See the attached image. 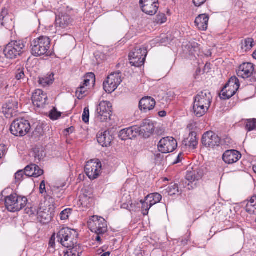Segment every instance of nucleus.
Here are the masks:
<instances>
[{
  "mask_svg": "<svg viewBox=\"0 0 256 256\" xmlns=\"http://www.w3.org/2000/svg\"><path fill=\"white\" fill-rule=\"evenodd\" d=\"M73 129H74L73 127H71V128H67L66 129V131L68 132H72V130Z\"/></svg>",
  "mask_w": 256,
  "mask_h": 256,
  "instance_id": "nucleus-61",
  "label": "nucleus"
},
{
  "mask_svg": "<svg viewBox=\"0 0 256 256\" xmlns=\"http://www.w3.org/2000/svg\"><path fill=\"white\" fill-rule=\"evenodd\" d=\"M246 210L251 214H256V195L252 196L248 202Z\"/></svg>",
  "mask_w": 256,
  "mask_h": 256,
  "instance_id": "nucleus-35",
  "label": "nucleus"
},
{
  "mask_svg": "<svg viewBox=\"0 0 256 256\" xmlns=\"http://www.w3.org/2000/svg\"><path fill=\"white\" fill-rule=\"evenodd\" d=\"M196 127V124L194 123H192L188 125L187 128L190 130H193L194 129V128Z\"/></svg>",
  "mask_w": 256,
  "mask_h": 256,
  "instance_id": "nucleus-56",
  "label": "nucleus"
},
{
  "mask_svg": "<svg viewBox=\"0 0 256 256\" xmlns=\"http://www.w3.org/2000/svg\"><path fill=\"white\" fill-rule=\"evenodd\" d=\"M246 130L248 131L256 130V119H250L247 120L246 125Z\"/></svg>",
  "mask_w": 256,
  "mask_h": 256,
  "instance_id": "nucleus-39",
  "label": "nucleus"
},
{
  "mask_svg": "<svg viewBox=\"0 0 256 256\" xmlns=\"http://www.w3.org/2000/svg\"><path fill=\"white\" fill-rule=\"evenodd\" d=\"M209 16L206 14H200L195 20V24L200 30H206L208 26Z\"/></svg>",
  "mask_w": 256,
  "mask_h": 256,
  "instance_id": "nucleus-29",
  "label": "nucleus"
},
{
  "mask_svg": "<svg viewBox=\"0 0 256 256\" xmlns=\"http://www.w3.org/2000/svg\"><path fill=\"white\" fill-rule=\"evenodd\" d=\"M25 176L24 170H20L15 174V179L16 182H20L24 178Z\"/></svg>",
  "mask_w": 256,
  "mask_h": 256,
  "instance_id": "nucleus-45",
  "label": "nucleus"
},
{
  "mask_svg": "<svg viewBox=\"0 0 256 256\" xmlns=\"http://www.w3.org/2000/svg\"><path fill=\"white\" fill-rule=\"evenodd\" d=\"M254 71V66L252 63H244L239 66L237 75L242 78H247L252 76Z\"/></svg>",
  "mask_w": 256,
  "mask_h": 256,
  "instance_id": "nucleus-19",
  "label": "nucleus"
},
{
  "mask_svg": "<svg viewBox=\"0 0 256 256\" xmlns=\"http://www.w3.org/2000/svg\"><path fill=\"white\" fill-rule=\"evenodd\" d=\"M157 20H158V22H159L160 24H163V23L165 22L166 20V18L165 14H159L158 15Z\"/></svg>",
  "mask_w": 256,
  "mask_h": 256,
  "instance_id": "nucleus-47",
  "label": "nucleus"
},
{
  "mask_svg": "<svg viewBox=\"0 0 256 256\" xmlns=\"http://www.w3.org/2000/svg\"><path fill=\"white\" fill-rule=\"evenodd\" d=\"M210 63H206L204 68V71L206 72L207 70V72H208L209 70L210 69Z\"/></svg>",
  "mask_w": 256,
  "mask_h": 256,
  "instance_id": "nucleus-57",
  "label": "nucleus"
},
{
  "mask_svg": "<svg viewBox=\"0 0 256 256\" xmlns=\"http://www.w3.org/2000/svg\"><path fill=\"white\" fill-rule=\"evenodd\" d=\"M18 104L15 102H9L2 106V112L6 118H10L16 116L18 112Z\"/></svg>",
  "mask_w": 256,
  "mask_h": 256,
  "instance_id": "nucleus-24",
  "label": "nucleus"
},
{
  "mask_svg": "<svg viewBox=\"0 0 256 256\" xmlns=\"http://www.w3.org/2000/svg\"><path fill=\"white\" fill-rule=\"evenodd\" d=\"M89 228L96 234H104L107 232V224L106 220L102 217L94 216L88 222Z\"/></svg>",
  "mask_w": 256,
  "mask_h": 256,
  "instance_id": "nucleus-10",
  "label": "nucleus"
},
{
  "mask_svg": "<svg viewBox=\"0 0 256 256\" xmlns=\"http://www.w3.org/2000/svg\"><path fill=\"white\" fill-rule=\"evenodd\" d=\"M212 97L211 93L208 90H204L198 92L194 98V101L198 102V104H202V106L210 108Z\"/></svg>",
  "mask_w": 256,
  "mask_h": 256,
  "instance_id": "nucleus-17",
  "label": "nucleus"
},
{
  "mask_svg": "<svg viewBox=\"0 0 256 256\" xmlns=\"http://www.w3.org/2000/svg\"><path fill=\"white\" fill-rule=\"evenodd\" d=\"M110 252H106L101 255V256H110Z\"/></svg>",
  "mask_w": 256,
  "mask_h": 256,
  "instance_id": "nucleus-60",
  "label": "nucleus"
},
{
  "mask_svg": "<svg viewBox=\"0 0 256 256\" xmlns=\"http://www.w3.org/2000/svg\"><path fill=\"white\" fill-rule=\"evenodd\" d=\"M32 156L34 158V162L36 163H38L40 162L44 156L42 151L39 148H34V149Z\"/></svg>",
  "mask_w": 256,
  "mask_h": 256,
  "instance_id": "nucleus-37",
  "label": "nucleus"
},
{
  "mask_svg": "<svg viewBox=\"0 0 256 256\" xmlns=\"http://www.w3.org/2000/svg\"><path fill=\"white\" fill-rule=\"evenodd\" d=\"M90 79H88L86 78H85V79L84 80L82 85L84 86H88L90 84Z\"/></svg>",
  "mask_w": 256,
  "mask_h": 256,
  "instance_id": "nucleus-54",
  "label": "nucleus"
},
{
  "mask_svg": "<svg viewBox=\"0 0 256 256\" xmlns=\"http://www.w3.org/2000/svg\"><path fill=\"white\" fill-rule=\"evenodd\" d=\"M24 76L25 75L24 74V70L19 69L17 70L16 78L18 80L23 79L24 78Z\"/></svg>",
  "mask_w": 256,
  "mask_h": 256,
  "instance_id": "nucleus-46",
  "label": "nucleus"
},
{
  "mask_svg": "<svg viewBox=\"0 0 256 256\" xmlns=\"http://www.w3.org/2000/svg\"><path fill=\"white\" fill-rule=\"evenodd\" d=\"M26 213L30 215H36L40 222L44 224L48 223L53 217L52 212L50 211V209L48 210L42 206L38 208L36 206L32 207L28 210Z\"/></svg>",
  "mask_w": 256,
  "mask_h": 256,
  "instance_id": "nucleus-11",
  "label": "nucleus"
},
{
  "mask_svg": "<svg viewBox=\"0 0 256 256\" xmlns=\"http://www.w3.org/2000/svg\"><path fill=\"white\" fill-rule=\"evenodd\" d=\"M98 142L103 147H108L110 146L112 141V136L110 135V132L100 131L97 134Z\"/></svg>",
  "mask_w": 256,
  "mask_h": 256,
  "instance_id": "nucleus-26",
  "label": "nucleus"
},
{
  "mask_svg": "<svg viewBox=\"0 0 256 256\" xmlns=\"http://www.w3.org/2000/svg\"><path fill=\"white\" fill-rule=\"evenodd\" d=\"M147 53L145 47L137 46L134 52L129 54L130 64L136 67L141 66L144 63Z\"/></svg>",
  "mask_w": 256,
  "mask_h": 256,
  "instance_id": "nucleus-7",
  "label": "nucleus"
},
{
  "mask_svg": "<svg viewBox=\"0 0 256 256\" xmlns=\"http://www.w3.org/2000/svg\"><path fill=\"white\" fill-rule=\"evenodd\" d=\"M254 40L252 38H246L242 42V48L246 51L251 50L254 46Z\"/></svg>",
  "mask_w": 256,
  "mask_h": 256,
  "instance_id": "nucleus-36",
  "label": "nucleus"
},
{
  "mask_svg": "<svg viewBox=\"0 0 256 256\" xmlns=\"http://www.w3.org/2000/svg\"><path fill=\"white\" fill-rule=\"evenodd\" d=\"M86 78H88V79H90V81L92 80V82H95V76L94 74L91 72V73H88L86 76Z\"/></svg>",
  "mask_w": 256,
  "mask_h": 256,
  "instance_id": "nucleus-52",
  "label": "nucleus"
},
{
  "mask_svg": "<svg viewBox=\"0 0 256 256\" xmlns=\"http://www.w3.org/2000/svg\"><path fill=\"white\" fill-rule=\"evenodd\" d=\"M54 240H55L54 235V234L51 237L50 240V242H49V245L51 247H54Z\"/></svg>",
  "mask_w": 256,
  "mask_h": 256,
  "instance_id": "nucleus-53",
  "label": "nucleus"
},
{
  "mask_svg": "<svg viewBox=\"0 0 256 256\" xmlns=\"http://www.w3.org/2000/svg\"><path fill=\"white\" fill-rule=\"evenodd\" d=\"M140 202L142 203V213L144 215L146 216L148 214V210L152 206H150V203L146 200V198H145L144 201L141 200Z\"/></svg>",
  "mask_w": 256,
  "mask_h": 256,
  "instance_id": "nucleus-41",
  "label": "nucleus"
},
{
  "mask_svg": "<svg viewBox=\"0 0 256 256\" xmlns=\"http://www.w3.org/2000/svg\"><path fill=\"white\" fill-rule=\"evenodd\" d=\"M50 40L48 37L41 36L31 42V51L33 56H40L46 54L50 48Z\"/></svg>",
  "mask_w": 256,
  "mask_h": 256,
  "instance_id": "nucleus-2",
  "label": "nucleus"
},
{
  "mask_svg": "<svg viewBox=\"0 0 256 256\" xmlns=\"http://www.w3.org/2000/svg\"><path fill=\"white\" fill-rule=\"evenodd\" d=\"M166 112L164 110L160 111L158 112V115L160 117H164L166 116Z\"/></svg>",
  "mask_w": 256,
  "mask_h": 256,
  "instance_id": "nucleus-58",
  "label": "nucleus"
},
{
  "mask_svg": "<svg viewBox=\"0 0 256 256\" xmlns=\"http://www.w3.org/2000/svg\"><path fill=\"white\" fill-rule=\"evenodd\" d=\"M209 108L202 106V104H198V102L194 101L193 104V112L197 117H201L204 116L208 110Z\"/></svg>",
  "mask_w": 256,
  "mask_h": 256,
  "instance_id": "nucleus-31",
  "label": "nucleus"
},
{
  "mask_svg": "<svg viewBox=\"0 0 256 256\" xmlns=\"http://www.w3.org/2000/svg\"><path fill=\"white\" fill-rule=\"evenodd\" d=\"M140 252L136 254L137 256H144L141 250H139Z\"/></svg>",
  "mask_w": 256,
  "mask_h": 256,
  "instance_id": "nucleus-62",
  "label": "nucleus"
},
{
  "mask_svg": "<svg viewBox=\"0 0 256 256\" xmlns=\"http://www.w3.org/2000/svg\"><path fill=\"white\" fill-rule=\"evenodd\" d=\"M156 105L155 100L151 97H144L139 102V106L141 110L144 112L152 110Z\"/></svg>",
  "mask_w": 256,
  "mask_h": 256,
  "instance_id": "nucleus-28",
  "label": "nucleus"
},
{
  "mask_svg": "<svg viewBox=\"0 0 256 256\" xmlns=\"http://www.w3.org/2000/svg\"><path fill=\"white\" fill-rule=\"evenodd\" d=\"M193 3L196 6H200L205 3L206 0H192Z\"/></svg>",
  "mask_w": 256,
  "mask_h": 256,
  "instance_id": "nucleus-50",
  "label": "nucleus"
},
{
  "mask_svg": "<svg viewBox=\"0 0 256 256\" xmlns=\"http://www.w3.org/2000/svg\"><path fill=\"white\" fill-rule=\"evenodd\" d=\"M203 176L202 170L198 168H193L192 170L187 172L186 176V179L189 182L188 186H190V183L192 184L200 180Z\"/></svg>",
  "mask_w": 256,
  "mask_h": 256,
  "instance_id": "nucleus-21",
  "label": "nucleus"
},
{
  "mask_svg": "<svg viewBox=\"0 0 256 256\" xmlns=\"http://www.w3.org/2000/svg\"><path fill=\"white\" fill-rule=\"evenodd\" d=\"M26 50V43L22 40H12L6 46L4 52L10 59L16 58Z\"/></svg>",
  "mask_w": 256,
  "mask_h": 256,
  "instance_id": "nucleus-3",
  "label": "nucleus"
},
{
  "mask_svg": "<svg viewBox=\"0 0 256 256\" xmlns=\"http://www.w3.org/2000/svg\"><path fill=\"white\" fill-rule=\"evenodd\" d=\"M72 23V20L70 16L66 14H61L56 17V32L53 33H58L62 35L65 30H67Z\"/></svg>",
  "mask_w": 256,
  "mask_h": 256,
  "instance_id": "nucleus-14",
  "label": "nucleus"
},
{
  "mask_svg": "<svg viewBox=\"0 0 256 256\" xmlns=\"http://www.w3.org/2000/svg\"><path fill=\"white\" fill-rule=\"evenodd\" d=\"M140 4L142 12L150 16L155 14L158 8V0H140Z\"/></svg>",
  "mask_w": 256,
  "mask_h": 256,
  "instance_id": "nucleus-16",
  "label": "nucleus"
},
{
  "mask_svg": "<svg viewBox=\"0 0 256 256\" xmlns=\"http://www.w3.org/2000/svg\"><path fill=\"white\" fill-rule=\"evenodd\" d=\"M40 192L42 194L46 192V185L44 181H42L40 184Z\"/></svg>",
  "mask_w": 256,
  "mask_h": 256,
  "instance_id": "nucleus-51",
  "label": "nucleus"
},
{
  "mask_svg": "<svg viewBox=\"0 0 256 256\" xmlns=\"http://www.w3.org/2000/svg\"><path fill=\"white\" fill-rule=\"evenodd\" d=\"M54 74L52 72L48 74L46 76L39 78L38 82L42 86L46 87L52 84L54 81Z\"/></svg>",
  "mask_w": 256,
  "mask_h": 256,
  "instance_id": "nucleus-33",
  "label": "nucleus"
},
{
  "mask_svg": "<svg viewBox=\"0 0 256 256\" xmlns=\"http://www.w3.org/2000/svg\"><path fill=\"white\" fill-rule=\"evenodd\" d=\"M72 212V210L71 208H66L62 210L60 214V220H68L69 218V216L71 214Z\"/></svg>",
  "mask_w": 256,
  "mask_h": 256,
  "instance_id": "nucleus-42",
  "label": "nucleus"
},
{
  "mask_svg": "<svg viewBox=\"0 0 256 256\" xmlns=\"http://www.w3.org/2000/svg\"><path fill=\"white\" fill-rule=\"evenodd\" d=\"M198 144L196 133L195 132H191L188 137L182 141V146L186 148L194 150L196 148Z\"/></svg>",
  "mask_w": 256,
  "mask_h": 256,
  "instance_id": "nucleus-27",
  "label": "nucleus"
},
{
  "mask_svg": "<svg viewBox=\"0 0 256 256\" xmlns=\"http://www.w3.org/2000/svg\"><path fill=\"white\" fill-rule=\"evenodd\" d=\"M239 80L236 76L232 77L222 90L220 97L223 100L232 97L240 87Z\"/></svg>",
  "mask_w": 256,
  "mask_h": 256,
  "instance_id": "nucleus-8",
  "label": "nucleus"
},
{
  "mask_svg": "<svg viewBox=\"0 0 256 256\" xmlns=\"http://www.w3.org/2000/svg\"><path fill=\"white\" fill-rule=\"evenodd\" d=\"M121 202L122 208L128 210L130 211L134 210V208L135 206L132 203L131 197L130 194H124L122 198Z\"/></svg>",
  "mask_w": 256,
  "mask_h": 256,
  "instance_id": "nucleus-30",
  "label": "nucleus"
},
{
  "mask_svg": "<svg viewBox=\"0 0 256 256\" xmlns=\"http://www.w3.org/2000/svg\"><path fill=\"white\" fill-rule=\"evenodd\" d=\"M102 170V164L98 159L92 160L87 162L84 170L90 179H96Z\"/></svg>",
  "mask_w": 256,
  "mask_h": 256,
  "instance_id": "nucleus-13",
  "label": "nucleus"
},
{
  "mask_svg": "<svg viewBox=\"0 0 256 256\" xmlns=\"http://www.w3.org/2000/svg\"><path fill=\"white\" fill-rule=\"evenodd\" d=\"M68 248L66 251L64 252V256H80L82 252L80 246L76 244Z\"/></svg>",
  "mask_w": 256,
  "mask_h": 256,
  "instance_id": "nucleus-32",
  "label": "nucleus"
},
{
  "mask_svg": "<svg viewBox=\"0 0 256 256\" xmlns=\"http://www.w3.org/2000/svg\"><path fill=\"white\" fill-rule=\"evenodd\" d=\"M112 114V104L108 101H102L97 107L96 119L100 122H106L110 119Z\"/></svg>",
  "mask_w": 256,
  "mask_h": 256,
  "instance_id": "nucleus-6",
  "label": "nucleus"
},
{
  "mask_svg": "<svg viewBox=\"0 0 256 256\" xmlns=\"http://www.w3.org/2000/svg\"><path fill=\"white\" fill-rule=\"evenodd\" d=\"M161 156H162V158H163V156L162 155L160 154H156V158L158 160V159H161Z\"/></svg>",
  "mask_w": 256,
  "mask_h": 256,
  "instance_id": "nucleus-59",
  "label": "nucleus"
},
{
  "mask_svg": "<svg viewBox=\"0 0 256 256\" xmlns=\"http://www.w3.org/2000/svg\"><path fill=\"white\" fill-rule=\"evenodd\" d=\"M24 170L25 176L28 177L38 178L44 173L43 170L36 164H30L27 166Z\"/></svg>",
  "mask_w": 256,
  "mask_h": 256,
  "instance_id": "nucleus-25",
  "label": "nucleus"
},
{
  "mask_svg": "<svg viewBox=\"0 0 256 256\" xmlns=\"http://www.w3.org/2000/svg\"><path fill=\"white\" fill-rule=\"evenodd\" d=\"M154 130V126L152 120H144L140 127H138V134H143L145 138H148Z\"/></svg>",
  "mask_w": 256,
  "mask_h": 256,
  "instance_id": "nucleus-20",
  "label": "nucleus"
},
{
  "mask_svg": "<svg viewBox=\"0 0 256 256\" xmlns=\"http://www.w3.org/2000/svg\"><path fill=\"white\" fill-rule=\"evenodd\" d=\"M34 136H43L44 132L41 126H38L34 132Z\"/></svg>",
  "mask_w": 256,
  "mask_h": 256,
  "instance_id": "nucleus-48",
  "label": "nucleus"
},
{
  "mask_svg": "<svg viewBox=\"0 0 256 256\" xmlns=\"http://www.w3.org/2000/svg\"><path fill=\"white\" fill-rule=\"evenodd\" d=\"M146 200L150 203V206H152L160 202L162 200V196L158 193L150 194L146 197Z\"/></svg>",
  "mask_w": 256,
  "mask_h": 256,
  "instance_id": "nucleus-34",
  "label": "nucleus"
},
{
  "mask_svg": "<svg viewBox=\"0 0 256 256\" xmlns=\"http://www.w3.org/2000/svg\"><path fill=\"white\" fill-rule=\"evenodd\" d=\"M88 88L86 86L80 84L76 91V94L78 95V99L82 98L84 96H86Z\"/></svg>",
  "mask_w": 256,
  "mask_h": 256,
  "instance_id": "nucleus-40",
  "label": "nucleus"
},
{
  "mask_svg": "<svg viewBox=\"0 0 256 256\" xmlns=\"http://www.w3.org/2000/svg\"><path fill=\"white\" fill-rule=\"evenodd\" d=\"M177 146V142L174 138L168 136L160 140L158 144V149L162 154H168L175 150Z\"/></svg>",
  "mask_w": 256,
  "mask_h": 256,
  "instance_id": "nucleus-15",
  "label": "nucleus"
},
{
  "mask_svg": "<svg viewBox=\"0 0 256 256\" xmlns=\"http://www.w3.org/2000/svg\"><path fill=\"white\" fill-rule=\"evenodd\" d=\"M96 236L95 238V240L97 241L100 244L102 243V239L100 235H102L103 234H96Z\"/></svg>",
  "mask_w": 256,
  "mask_h": 256,
  "instance_id": "nucleus-55",
  "label": "nucleus"
},
{
  "mask_svg": "<svg viewBox=\"0 0 256 256\" xmlns=\"http://www.w3.org/2000/svg\"><path fill=\"white\" fill-rule=\"evenodd\" d=\"M90 118V111L88 107H86L84 108V112L82 115V119L84 122L88 123L89 122Z\"/></svg>",
  "mask_w": 256,
  "mask_h": 256,
  "instance_id": "nucleus-44",
  "label": "nucleus"
},
{
  "mask_svg": "<svg viewBox=\"0 0 256 256\" xmlns=\"http://www.w3.org/2000/svg\"><path fill=\"white\" fill-rule=\"evenodd\" d=\"M253 58L256 60V50L252 54Z\"/></svg>",
  "mask_w": 256,
  "mask_h": 256,
  "instance_id": "nucleus-63",
  "label": "nucleus"
},
{
  "mask_svg": "<svg viewBox=\"0 0 256 256\" xmlns=\"http://www.w3.org/2000/svg\"><path fill=\"white\" fill-rule=\"evenodd\" d=\"M138 127L132 126L121 130L118 134L119 138L122 140L132 139L136 138L138 134Z\"/></svg>",
  "mask_w": 256,
  "mask_h": 256,
  "instance_id": "nucleus-23",
  "label": "nucleus"
},
{
  "mask_svg": "<svg viewBox=\"0 0 256 256\" xmlns=\"http://www.w3.org/2000/svg\"><path fill=\"white\" fill-rule=\"evenodd\" d=\"M202 142L204 146L212 149H214L224 144L220 138L212 131L204 133L202 138Z\"/></svg>",
  "mask_w": 256,
  "mask_h": 256,
  "instance_id": "nucleus-9",
  "label": "nucleus"
},
{
  "mask_svg": "<svg viewBox=\"0 0 256 256\" xmlns=\"http://www.w3.org/2000/svg\"><path fill=\"white\" fill-rule=\"evenodd\" d=\"M61 116V113L56 110V108H54L50 112L49 117L51 120H56Z\"/></svg>",
  "mask_w": 256,
  "mask_h": 256,
  "instance_id": "nucleus-43",
  "label": "nucleus"
},
{
  "mask_svg": "<svg viewBox=\"0 0 256 256\" xmlns=\"http://www.w3.org/2000/svg\"><path fill=\"white\" fill-rule=\"evenodd\" d=\"M30 129L29 122L23 118L14 120L10 128L11 133L16 136H23L26 135Z\"/></svg>",
  "mask_w": 256,
  "mask_h": 256,
  "instance_id": "nucleus-5",
  "label": "nucleus"
},
{
  "mask_svg": "<svg viewBox=\"0 0 256 256\" xmlns=\"http://www.w3.org/2000/svg\"><path fill=\"white\" fill-rule=\"evenodd\" d=\"M252 168L254 172L256 174V165L254 166Z\"/></svg>",
  "mask_w": 256,
  "mask_h": 256,
  "instance_id": "nucleus-64",
  "label": "nucleus"
},
{
  "mask_svg": "<svg viewBox=\"0 0 256 256\" xmlns=\"http://www.w3.org/2000/svg\"><path fill=\"white\" fill-rule=\"evenodd\" d=\"M242 157L240 153L236 150H226L222 156L224 161L228 164H232L238 162Z\"/></svg>",
  "mask_w": 256,
  "mask_h": 256,
  "instance_id": "nucleus-22",
  "label": "nucleus"
},
{
  "mask_svg": "<svg viewBox=\"0 0 256 256\" xmlns=\"http://www.w3.org/2000/svg\"><path fill=\"white\" fill-rule=\"evenodd\" d=\"M166 192L170 196H174L180 192L178 184H170L166 190Z\"/></svg>",
  "mask_w": 256,
  "mask_h": 256,
  "instance_id": "nucleus-38",
  "label": "nucleus"
},
{
  "mask_svg": "<svg viewBox=\"0 0 256 256\" xmlns=\"http://www.w3.org/2000/svg\"><path fill=\"white\" fill-rule=\"evenodd\" d=\"M8 12L5 8L0 9V22L4 20Z\"/></svg>",
  "mask_w": 256,
  "mask_h": 256,
  "instance_id": "nucleus-49",
  "label": "nucleus"
},
{
  "mask_svg": "<svg viewBox=\"0 0 256 256\" xmlns=\"http://www.w3.org/2000/svg\"><path fill=\"white\" fill-rule=\"evenodd\" d=\"M120 72L118 71L109 75L106 80L103 84L104 89L108 93H112L115 90L122 82Z\"/></svg>",
  "mask_w": 256,
  "mask_h": 256,
  "instance_id": "nucleus-12",
  "label": "nucleus"
},
{
  "mask_svg": "<svg viewBox=\"0 0 256 256\" xmlns=\"http://www.w3.org/2000/svg\"><path fill=\"white\" fill-rule=\"evenodd\" d=\"M73 232L75 234L76 232L68 228H62L57 234V241L64 247L71 248L77 244Z\"/></svg>",
  "mask_w": 256,
  "mask_h": 256,
  "instance_id": "nucleus-4",
  "label": "nucleus"
},
{
  "mask_svg": "<svg viewBox=\"0 0 256 256\" xmlns=\"http://www.w3.org/2000/svg\"><path fill=\"white\" fill-rule=\"evenodd\" d=\"M5 206L10 212H16L24 208L27 203L28 199L26 196H18L14 193L4 198Z\"/></svg>",
  "mask_w": 256,
  "mask_h": 256,
  "instance_id": "nucleus-1",
  "label": "nucleus"
},
{
  "mask_svg": "<svg viewBox=\"0 0 256 256\" xmlns=\"http://www.w3.org/2000/svg\"><path fill=\"white\" fill-rule=\"evenodd\" d=\"M47 99L46 94L40 89L36 90L32 97L33 104L38 108H43L46 103Z\"/></svg>",
  "mask_w": 256,
  "mask_h": 256,
  "instance_id": "nucleus-18",
  "label": "nucleus"
}]
</instances>
